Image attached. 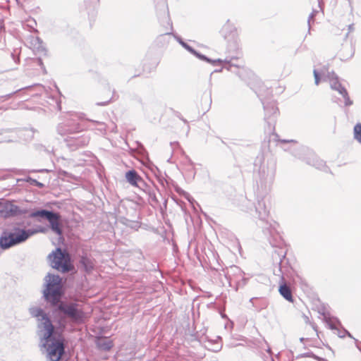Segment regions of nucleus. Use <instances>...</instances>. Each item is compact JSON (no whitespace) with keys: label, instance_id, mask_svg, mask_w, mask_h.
<instances>
[{"label":"nucleus","instance_id":"nucleus-1","mask_svg":"<svg viewBox=\"0 0 361 361\" xmlns=\"http://www.w3.org/2000/svg\"><path fill=\"white\" fill-rule=\"evenodd\" d=\"M42 317V326L44 333V346L47 353V358L50 361H60L65 350V339L62 334L54 331V326L49 319L42 310H38V314Z\"/></svg>","mask_w":361,"mask_h":361},{"label":"nucleus","instance_id":"nucleus-2","mask_svg":"<svg viewBox=\"0 0 361 361\" xmlns=\"http://www.w3.org/2000/svg\"><path fill=\"white\" fill-rule=\"evenodd\" d=\"M49 259L51 266L63 273H66L73 269L70 255L61 248H56L49 255Z\"/></svg>","mask_w":361,"mask_h":361},{"label":"nucleus","instance_id":"nucleus-3","mask_svg":"<svg viewBox=\"0 0 361 361\" xmlns=\"http://www.w3.org/2000/svg\"><path fill=\"white\" fill-rule=\"evenodd\" d=\"M47 288L44 295L53 305H56L62 294V279L59 276L49 274L47 276Z\"/></svg>","mask_w":361,"mask_h":361},{"label":"nucleus","instance_id":"nucleus-4","mask_svg":"<svg viewBox=\"0 0 361 361\" xmlns=\"http://www.w3.org/2000/svg\"><path fill=\"white\" fill-rule=\"evenodd\" d=\"M31 233L15 228L12 231H4L0 237V247L3 249L9 248L27 240Z\"/></svg>","mask_w":361,"mask_h":361},{"label":"nucleus","instance_id":"nucleus-5","mask_svg":"<svg viewBox=\"0 0 361 361\" xmlns=\"http://www.w3.org/2000/svg\"><path fill=\"white\" fill-rule=\"evenodd\" d=\"M300 341L309 347L320 348L324 344L317 327L311 323L307 324L303 328Z\"/></svg>","mask_w":361,"mask_h":361},{"label":"nucleus","instance_id":"nucleus-6","mask_svg":"<svg viewBox=\"0 0 361 361\" xmlns=\"http://www.w3.org/2000/svg\"><path fill=\"white\" fill-rule=\"evenodd\" d=\"M18 212V207L10 202H0V216L7 218Z\"/></svg>","mask_w":361,"mask_h":361},{"label":"nucleus","instance_id":"nucleus-7","mask_svg":"<svg viewBox=\"0 0 361 361\" xmlns=\"http://www.w3.org/2000/svg\"><path fill=\"white\" fill-rule=\"evenodd\" d=\"M59 310L75 320H80L82 317V312L78 311L74 305H65L61 304L59 305Z\"/></svg>","mask_w":361,"mask_h":361},{"label":"nucleus","instance_id":"nucleus-8","mask_svg":"<svg viewBox=\"0 0 361 361\" xmlns=\"http://www.w3.org/2000/svg\"><path fill=\"white\" fill-rule=\"evenodd\" d=\"M51 230L58 235H62L61 216L57 213H53L52 216L48 219Z\"/></svg>","mask_w":361,"mask_h":361},{"label":"nucleus","instance_id":"nucleus-9","mask_svg":"<svg viewBox=\"0 0 361 361\" xmlns=\"http://www.w3.org/2000/svg\"><path fill=\"white\" fill-rule=\"evenodd\" d=\"M126 178L133 186H137L138 182L142 180V178L135 170L128 171L126 173Z\"/></svg>","mask_w":361,"mask_h":361},{"label":"nucleus","instance_id":"nucleus-10","mask_svg":"<svg viewBox=\"0 0 361 361\" xmlns=\"http://www.w3.org/2000/svg\"><path fill=\"white\" fill-rule=\"evenodd\" d=\"M279 291L280 294L286 300H287L289 302L293 301L291 290H290V288L286 283H283L280 286Z\"/></svg>","mask_w":361,"mask_h":361},{"label":"nucleus","instance_id":"nucleus-11","mask_svg":"<svg viewBox=\"0 0 361 361\" xmlns=\"http://www.w3.org/2000/svg\"><path fill=\"white\" fill-rule=\"evenodd\" d=\"M331 87L332 89L338 91L343 96L347 95V90L343 87H342L341 83L338 81L337 78L332 80Z\"/></svg>","mask_w":361,"mask_h":361},{"label":"nucleus","instance_id":"nucleus-12","mask_svg":"<svg viewBox=\"0 0 361 361\" xmlns=\"http://www.w3.org/2000/svg\"><path fill=\"white\" fill-rule=\"evenodd\" d=\"M98 345L102 350H109L114 346V343L111 340L106 338H101L98 341Z\"/></svg>","mask_w":361,"mask_h":361},{"label":"nucleus","instance_id":"nucleus-13","mask_svg":"<svg viewBox=\"0 0 361 361\" xmlns=\"http://www.w3.org/2000/svg\"><path fill=\"white\" fill-rule=\"evenodd\" d=\"M80 263L83 265L86 271L90 272L94 269V262L87 257H82Z\"/></svg>","mask_w":361,"mask_h":361},{"label":"nucleus","instance_id":"nucleus-14","mask_svg":"<svg viewBox=\"0 0 361 361\" xmlns=\"http://www.w3.org/2000/svg\"><path fill=\"white\" fill-rule=\"evenodd\" d=\"M235 31H236L235 27L229 21L226 22L222 27V32L225 37H226L229 34L235 32Z\"/></svg>","mask_w":361,"mask_h":361},{"label":"nucleus","instance_id":"nucleus-15","mask_svg":"<svg viewBox=\"0 0 361 361\" xmlns=\"http://www.w3.org/2000/svg\"><path fill=\"white\" fill-rule=\"evenodd\" d=\"M53 213L54 212H52L42 209V210H39V211H37V212L33 213L32 216H33L44 217L48 220L49 219H50V217L52 216Z\"/></svg>","mask_w":361,"mask_h":361},{"label":"nucleus","instance_id":"nucleus-16","mask_svg":"<svg viewBox=\"0 0 361 361\" xmlns=\"http://www.w3.org/2000/svg\"><path fill=\"white\" fill-rule=\"evenodd\" d=\"M353 135L354 138L361 143V123H357L354 126Z\"/></svg>","mask_w":361,"mask_h":361},{"label":"nucleus","instance_id":"nucleus-17","mask_svg":"<svg viewBox=\"0 0 361 361\" xmlns=\"http://www.w3.org/2000/svg\"><path fill=\"white\" fill-rule=\"evenodd\" d=\"M314 79H315V84L316 85H318L319 82V75L318 74V73L317 72V71H314Z\"/></svg>","mask_w":361,"mask_h":361},{"label":"nucleus","instance_id":"nucleus-18","mask_svg":"<svg viewBox=\"0 0 361 361\" xmlns=\"http://www.w3.org/2000/svg\"><path fill=\"white\" fill-rule=\"evenodd\" d=\"M343 97H344V98H345V105L348 106V105L352 104V102L350 100V98H349V97H348V94H347V95H345V96H343Z\"/></svg>","mask_w":361,"mask_h":361},{"label":"nucleus","instance_id":"nucleus-19","mask_svg":"<svg viewBox=\"0 0 361 361\" xmlns=\"http://www.w3.org/2000/svg\"><path fill=\"white\" fill-rule=\"evenodd\" d=\"M34 182H35V183H36L37 185H40V186L42 185V184L37 183V180H34Z\"/></svg>","mask_w":361,"mask_h":361}]
</instances>
